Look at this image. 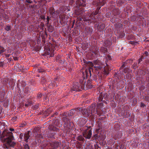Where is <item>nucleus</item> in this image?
Masks as SVG:
<instances>
[{"instance_id":"1","label":"nucleus","mask_w":149,"mask_h":149,"mask_svg":"<svg viewBox=\"0 0 149 149\" xmlns=\"http://www.w3.org/2000/svg\"><path fill=\"white\" fill-rule=\"evenodd\" d=\"M0 138L7 146L13 147L15 144V143L12 141L14 139V137L11 132H3Z\"/></svg>"},{"instance_id":"2","label":"nucleus","mask_w":149,"mask_h":149,"mask_svg":"<svg viewBox=\"0 0 149 149\" xmlns=\"http://www.w3.org/2000/svg\"><path fill=\"white\" fill-rule=\"evenodd\" d=\"M83 135L85 138L90 139L92 135V131L91 130H89L88 132L84 133Z\"/></svg>"},{"instance_id":"3","label":"nucleus","mask_w":149,"mask_h":149,"mask_svg":"<svg viewBox=\"0 0 149 149\" xmlns=\"http://www.w3.org/2000/svg\"><path fill=\"white\" fill-rule=\"evenodd\" d=\"M30 135H29V131L26 133L24 134V141L26 142H28V140L30 139Z\"/></svg>"},{"instance_id":"4","label":"nucleus","mask_w":149,"mask_h":149,"mask_svg":"<svg viewBox=\"0 0 149 149\" xmlns=\"http://www.w3.org/2000/svg\"><path fill=\"white\" fill-rule=\"evenodd\" d=\"M82 113L85 116H88L89 115V114L88 113V110L86 109H83Z\"/></svg>"},{"instance_id":"5","label":"nucleus","mask_w":149,"mask_h":149,"mask_svg":"<svg viewBox=\"0 0 149 149\" xmlns=\"http://www.w3.org/2000/svg\"><path fill=\"white\" fill-rule=\"evenodd\" d=\"M97 3H98V5L102 6L105 4L106 1L104 0H98Z\"/></svg>"},{"instance_id":"6","label":"nucleus","mask_w":149,"mask_h":149,"mask_svg":"<svg viewBox=\"0 0 149 149\" xmlns=\"http://www.w3.org/2000/svg\"><path fill=\"white\" fill-rule=\"evenodd\" d=\"M53 51L52 50H50V49L47 48V55H49V57L53 56L54 55L52 54Z\"/></svg>"},{"instance_id":"7","label":"nucleus","mask_w":149,"mask_h":149,"mask_svg":"<svg viewBox=\"0 0 149 149\" xmlns=\"http://www.w3.org/2000/svg\"><path fill=\"white\" fill-rule=\"evenodd\" d=\"M46 78L44 77H42L41 79V82L43 86H46Z\"/></svg>"},{"instance_id":"8","label":"nucleus","mask_w":149,"mask_h":149,"mask_svg":"<svg viewBox=\"0 0 149 149\" xmlns=\"http://www.w3.org/2000/svg\"><path fill=\"white\" fill-rule=\"evenodd\" d=\"M6 49L3 47L0 46V55H2V53L5 52Z\"/></svg>"},{"instance_id":"9","label":"nucleus","mask_w":149,"mask_h":149,"mask_svg":"<svg viewBox=\"0 0 149 149\" xmlns=\"http://www.w3.org/2000/svg\"><path fill=\"white\" fill-rule=\"evenodd\" d=\"M111 44V42L110 41L106 40L104 42V44L106 47L110 45Z\"/></svg>"},{"instance_id":"10","label":"nucleus","mask_w":149,"mask_h":149,"mask_svg":"<svg viewBox=\"0 0 149 149\" xmlns=\"http://www.w3.org/2000/svg\"><path fill=\"white\" fill-rule=\"evenodd\" d=\"M34 131L37 133V134H39L40 131V128L39 127L35 128L34 129Z\"/></svg>"},{"instance_id":"11","label":"nucleus","mask_w":149,"mask_h":149,"mask_svg":"<svg viewBox=\"0 0 149 149\" xmlns=\"http://www.w3.org/2000/svg\"><path fill=\"white\" fill-rule=\"evenodd\" d=\"M24 134L23 133H21L19 135V138L21 140V141H24Z\"/></svg>"},{"instance_id":"12","label":"nucleus","mask_w":149,"mask_h":149,"mask_svg":"<svg viewBox=\"0 0 149 149\" xmlns=\"http://www.w3.org/2000/svg\"><path fill=\"white\" fill-rule=\"evenodd\" d=\"M5 29L6 31H8L11 29V26L10 25H7Z\"/></svg>"},{"instance_id":"13","label":"nucleus","mask_w":149,"mask_h":149,"mask_svg":"<svg viewBox=\"0 0 149 149\" xmlns=\"http://www.w3.org/2000/svg\"><path fill=\"white\" fill-rule=\"evenodd\" d=\"M76 111L74 109H72L69 112V115L70 116H72L73 113L75 112Z\"/></svg>"},{"instance_id":"14","label":"nucleus","mask_w":149,"mask_h":149,"mask_svg":"<svg viewBox=\"0 0 149 149\" xmlns=\"http://www.w3.org/2000/svg\"><path fill=\"white\" fill-rule=\"evenodd\" d=\"M53 27L52 26H49L48 28V31L50 32H52L53 30Z\"/></svg>"},{"instance_id":"15","label":"nucleus","mask_w":149,"mask_h":149,"mask_svg":"<svg viewBox=\"0 0 149 149\" xmlns=\"http://www.w3.org/2000/svg\"><path fill=\"white\" fill-rule=\"evenodd\" d=\"M38 72L39 73H42L43 72H45L46 70L42 69H39L38 70Z\"/></svg>"},{"instance_id":"16","label":"nucleus","mask_w":149,"mask_h":149,"mask_svg":"<svg viewBox=\"0 0 149 149\" xmlns=\"http://www.w3.org/2000/svg\"><path fill=\"white\" fill-rule=\"evenodd\" d=\"M24 149H29V147L28 145V144H26L24 145Z\"/></svg>"},{"instance_id":"17","label":"nucleus","mask_w":149,"mask_h":149,"mask_svg":"<svg viewBox=\"0 0 149 149\" xmlns=\"http://www.w3.org/2000/svg\"><path fill=\"white\" fill-rule=\"evenodd\" d=\"M103 65H101L100 66H97L96 67L97 68V69H100L103 68Z\"/></svg>"},{"instance_id":"18","label":"nucleus","mask_w":149,"mask_h":149,"mask_svg":"<svg viewBox=\"0 0 149 149\" xmlns=\"http://www.w3.org/2000/svg\"><path fill=\"white\" fill-rule=\"evenodd\" d=\"M88 66H89L91 67H92L93 66V63L91 62H88Z\"/></svg>"},{"instance_id":"19","label":"nucleus","mask_w":149,"mask_h":149,"mask_svg":"<svg viewBox=\"0 0 149 149\" xmlns=\"http://www.w3.org/2000/svg\"><path fill=\"white\" fill-rule=\"evenodd\" d=\"M130 43L132 44L133 45H136L138 44L137 42H134V41H131L130 42Z\"/></svg>"},{"instance_id":"20","label":"nucleus","mask_w":149,"mask_h":149,"mask_svg":"<svg viewBox=\"0 0 149 149\" xmlns=\"http://www.w3.org/2000/svg\"><path fill=\"white\" fill-rule=\"evenodd\" d=\"M84 139V138L81 136H79L78 137V139L81 141H83Z\"/></svg>"},{"instance_id":"21","label":"nucleus","mask_w":149,"mask_h":149,"mask_svg":"<svg viewBox=\"0 0 149 149\" xmlns=\"http://www.w3.org/2000/svg\"><path fill=\"white\" fill-rule=\"evenodd\" d=\"M100 8H99L98 9H97L96 11L93 13V15H96L98 13V11H99V9H100Z\"/></svg>"},{"instance_id":"22","label":"nucleus","mask_w":149,"mask_h":149,"mask_svg":"<svg viewBox=\"0 0 149 149\" xmlns=\"http://www.w3.org/2000/svg\"><path fill=\"white\" fill-rule=\"evenodd\" d=\"M25 2L29 3H31L33 2V1L31 0H26Z\"/></svg>"},{"instance_id":"23","label":"nucleus","mask_w":149,"mask_h":149,"mask_svg":"<svg viewBox=\"0 0 149 149\" xmlns=\"http://www.w3.org/2000/svg\"><path fill=\"white\" fill-rule=\"evenodd\" d=\"M20 84H22L23 87H24L25 86V83L23 81L21 82Z\"/></svg>"},{"instance_id":"24","label":"nucleus","mask_w":149,"mask_h":149,"mask_svg":"<svg viewBox=\"0 0 149 149\" xmlns=\"http://www.w3.org/2000/svg\"><path fill=\"white\" fill-rule=\"evenodd\" d=\"M20 80H18V83L17 84V86L18 87H19V86H20Z\"/></svg>"},{"instance_id":"25","label":"nucleus","mask_w":149,"mask_h":149,"mask_svg":"<svg viewBox=\"0 0 149 149\" xmlns=\"http://www.w3.org/2000/svg\"><path fill=\"white\" fill-rule=\"evenodd\" d=\"M42 96V94H40L37 95V97L38 98H40Z\"/></svg>"},{"instance_id":"26","label":"nucleus","mask_w":149,"mask_h":149,"mask_svg":"<svg viewBox=\"0 0 149 149\" xmlns=\"http://www.w3.org/2000/svg\"><path fill=\"white\" fill-rule=\"evenodd\" d=\"M5 57H6V58H8V57H9L10 56V54H5Z\"/></svg>"},{"instance_id":"27","label":"nucleus","mask_w":149,"mask_h":149,"mask_svg":"<svg viewBox=\"0 0 149 149\" xmlns=\"http://www.w3.org/2000/svg\"><path fill=\"white\" fill-rule=\"evenodd\" d=\"M38 105H35L34 106V108L35 109H36L38 108Z\"/></svg>"},{"instance_id":"28","label":"nucleus","mask_w":149,"mask_h":149,"mask_svg":"<svg viewBox=\"0 0 149 149\" xmlns=\"http://www.w3.org/2000/svg\"><path fill=\"white\" fill-rule=\"evenodd\" d=\"M4 99V96H2L1 97H0V99H1V101H2V102L3 101Z\"/></svg>"},{"instance_id":"29","label":"nucleus","mask_w":149,"mask_h":149,"mask_svg":"<svg viewBox=\"0 0 149 149\" xmlns=\"http://www.w3.org/2000/svg\"><path fill=\"white\" fill-rule=\"evenodd\" d=\"M145 106V105L143 103H141V107H144Z\"/></svg>"},{"instance_id":"30","label":"nucleus","mask_w":149,"mask_h":149,"mask_svg":"<svg viewBox=\"0 0 149 149\" xmlns=\"http://www.w3.org/2000/svg\"><path fill=\"white\" fill-rule=\"evenodd\" d=\"M104 24H102V25H100V27H102V29H103L104 28Z\"/></svg>"},{"instance_id":"31","label":"nucleus","mask_w":149,"mask_h":149,"mask_svg":"<svg viewBox=\"0 0 149 149\" xmlns=\"http://www.w3.org/2000/svg\"><path fill=\"white\" fill-rule=\"evenodd\" d=\"M13 58L15 61H17L18 60V58L17 57H15Z\"/></svg>"},{"instance_id":"32","label":"nucleus","mask_w":149,"mask_h":149,"mask_svg":"<svg viewBox=\"0 0 149 149\" xmlns=\"http://www.w3.org/2000/svg\"><path fill=\"white\" fill-rule=\"evenodd\" d=\"M9 130L11 131H14V129L13 128H10L9 129Z\"/></svg>"},{"instance_id":"33","label":"nucleus","mask_w":149,"mask_h":149,"mask_svg":"<svg viewBox=\"0 0 149 149\" xmlns=\"http://www.w3.org/2000/svg\"><path fill=\"white\" fill-rule=\"evenodd\" d=\"M143 58L142 57L141 58H140V59H139V63L140 62H141V61H142V59Z\"/></svg>"},{"instance_id":"34","label":"nucleus","mask_w":149,"mask_h":149,"mask_svg":"<svg viewBox=\"0 0 149 149\" xmlns=\"http://www.w3.org/2000/svg\"><path fill=\"white\" fill-rule=\"evenodd\" d=\"M77 19H78V20H81V18L80 17H78L77 18Z\"/></svg>"},{"instance_id":"35","label":"nucleus","mask_w":149,"mask_h":149,"mask_svg":"<svg viewBox=\"0 0 149 149\" xmlns=\"http://www.w3.org/2000/svg\"><path fill=\"white\" fill-rule=\"evenodd\" d=\"M6 105H5V104H4V106L5 107H6L7 106V104L8 103V101H6Z\"/></svg>"},{"instance_id":"36","label":"nucleus","mask_w":149,"mask_h":149,"mask_svg":"<svg viewBox=\"0 0 149 149\" xmlns=\"http://www.w3.org/2000/svg\"><path fill=\"white\" fill-rule=\"evenodd\" d=\"M91 67H90L89 68V72L90 74V75H91Z\"/></svg>"},{"instance_id":"37","label":"nucleus","mask_w":149,"mask_h":149,"mask_svg":"<svg viewBox=\"0 0 149 149\" xmlns=\"http://www.w3.org/2000/svg\"><path fill=\"white\" fill-rule=\"evenodd\" d=\"M144 54L146 55H148V53L146 51V52H145V53H144Z\"/></svg>"},{"instance_id":"38","label":"nucleus","mask_w":149,"mask_h":149,"mask_svg":"<svg viewBox=\"0 0 149 149\" xmlns=\"http://www.w3.org/2000/svg\"><path fill=\"white\" fill-rule=\"evenodd\" d=\"M17 118L16 117H13L12 118L13 120H16Z\"/></svg>"},{"instance_id":"39","label":"nucleus","mask_w":149,"mask_h":149,"mask_svg":"<svg viewBox=\"0 0 149 149\" xmlns=\"http://www.w3.org/2000/svg\"><path fill=\"white\" fill-rule=\"evenodd\" d=\"M29 105V104H25V106L26 107H28Z\"/></svg>"},{"instance_id":"40","label":"nucleus","mask_w":149,"mask_h":149,"mask_svg":"<svg viewBox=\"0 0 149 149\" xmlns=\"http://www.w3.org/2000/svg\"><path fill=\"white\" fill-rule=\"evenodd\" d=\"M78 110L80 111H81L82 110V109L81 108H79V109H78Z\"/></svg>"},{"instance_id":"41","label":"nucleus","mask_w":149,"mask_h":149,"mask_svg":"<svg viewBox=\"0 0 149 149\" xmlns=\"http://www.w3.org/2000/svg\"><path fill=\"white\" fill-rule=\"evenodd\" d=\"M146 98H147L146 99L147 100H149V97H146Z\"/></svg>"},{"instance_id":"42","label":"nucleus","mask_w":149,"mask_h":149,"mask_svg":"<svg viewBox=\"0 0 149 149\" xmlns=\"http://www.w3.org/2000/svg\"><path fill=\"white\" fill-rule=\"evenodd\" d=\"M124 72L125 73H127V71H126L125 70H124Z\"/></svg>"},{"instance_id":"43","label":"nucleus","mask_w":149,"mask_h":149,"mask_svg":"<svg viewBox=\"0 0 149 149\" xmlns=\"http://www.w3.org/2000/svg\"><path fill=\"white\" fill-rule=\"evenodd\" d=\"M47 22L49 20V18L48 17H47Z\"/></svg>"},{"instance_id":"44","label":"nucleus","mask_w":149,"mask_h":149,"mask_svg":"<svg viewBox=\"0 0 149 149\" xmlns=\"http://www.w3.org/2000/svg\"><path fill=\"white\" fill-rule=\"evenodd\" d=\"M45 34L46 35H47V31H46L45 32Z\"/></svg>"},{"instance_id":"45","label":"nucleus","mask_w":149,"mask_h":149,"mask_svg":"<svg viewBox=\"0 0 149 149\" xmlns=\"http://www.w3.org/2000/svg\"><path fill=\"white\" fill-rule=\"evenodd\" d=\"M90 149H93V148H92L91 146Z\"/></svg>"},{"instance_id":"46","label":"nucleus","mask_w":149,"mask_h":149,"mask_svg":"<svg viewBox=\"0 0 149 149\" xmlns=\"http://www.w3.org/2000/svg\"><path fill=\"white\" fill-rule=\"evenodd\" d=\"M0 102H2V101H1V99H0Z\"/></svg>"},{"instance_id":"47","label":"nucleus","mask_w":149,"mask_h":149,"mask_svg":"<svg viewBox=\"0 0 149 149\" xmlns=\"http://www.w3.org/2000/svg\"><path fill=\"white\" fill-rule=\"evenodd\" d=\"M105 52H104V53H105V52L106 51V49H105Z\"/></svg>"},{"instance_id":"48","label":"nucleus","mask_w":149,"mask_h":149,"mask_svg":"<svg viewBox=\"0 0 149 149\" xmlns=\"http://www.w3.org/2000/svg\"><path fill=\"white\" fill-rule=\"evenodd\" d=\"M123 65L122 66V69H123Z\"/></svg>"},{"instance_id":"49","label":"nucleus","mask_w":149,"mask_h":149,"mask_svg":"<svg viewBox=\"0 0 149 149\" xmlns=\"http://www.w3.org/2000/svg\"><path fill=\"white\" fill-rule=\"evenodd\" d=\"M37 76L38 77H40V75H37Z\"/></svg>"},{"instance_id":"50","label":"nucleus","mask_w":149,"mask_h":149,"mask_svg":"<svg viewBox=\"0 0 149 149\" xmlns=\"http://www.w3.org/2000/svg\"><path fill=\"white\" fill-rule=\"evenodd\" d=\"M130 78V77L129 76H128V78Z\"/></svg>"},{"instance_id":"51","label":"nucleus","mask_w":149,"mask_h":149,"mask_svg":"<svg viewBox=\"0 0 149 149\" xmlns=\"http://www.w3.org/2000/svg\"><path fill=\"white\" fill-rule=\"evenodd\" d=\"M75 21H74V22H73V23H74Z\"/></svg>"},{"instance_id":"52","label":"nucleus","mask_w":149,"mask_h":149,"mask_svg":"<svg viewBox=\"0 0 149 149\" xmlns=\"http://www.w3.org/2000/svg\"><path fill=\"white\" fill-rule=\"evenodd\" d=\"M109 59H110V58H109Z\"/></svg>"},{"instance_id":"53","label":"nucleus","mask_w":149,"mask_h":149,"mask_svg":"<svg viewBox=\"0 0 149 149\" xmlns=\"http://www.w3.org/2000/svg\"><path fill=\"white\" fill-rule=\"evenodd\" d=\"M77 1H79V0H77Z\"/></svg>"},{"instance_id":"54","label":"nucleus","mask_w":149,"mask_h":149,"mask_svg":"<svg viewBox=\"0 0 149 149\" xmlns=\"http://www.w3.org/2000/svg\"><path fill=\"white\" fill-rule=\"evenodd\" d=\"M46 52V51H45V53Z\"/></svg>"}]
</instances>
